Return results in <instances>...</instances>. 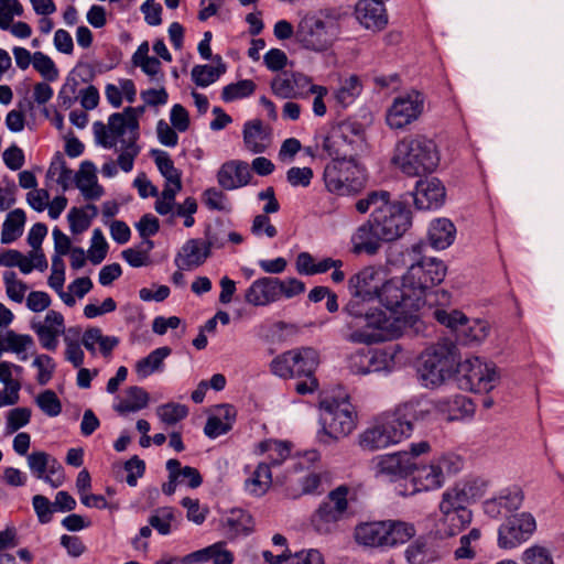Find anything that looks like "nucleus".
Wrapping results in <instances>:
<instances>
[{
	"instance_id": "obj_24",
	"label": "nucleus",
	"mask_w": 564,
	"mask_h": 564,
	"mask_svg": "<svg viewBox=\"0 0 564 564\" xmlns=\"http://www.w3.org/2000/svg\"><path fill=\"white\" fill-rule=\"evenodd\" d=\"M388 240L369 220L358 226L350 236V251L355 256H375Z\"/></svg>"
},
{
	"instance_id": "obj_50",
	"label": "nucleus",
	"mask_w": 564,
	"mask_h": 564,
	"mask_svg": "<svg viewBox=\"0 0 564 564\" xmlns=\"http://www.w3.org/2000/svg\"><path fill=\"white\" fill-rule=\"evenodd\" d=\"M292 79L293 73H282L276 75L270 85L272 93L281 99L306 98V94L304 91H297L294 89Z\"/></svg>"
},
{
	"instance_id": "obj_40",
	"label": "nucleus",
	"mask_w": 564,
	"mask_h": 564,
	"mask_svg": "<svg viewBox=\"0 0 564 564\" xmlns=\"http://www.w3.org/2000/svg\"><path fill=\"white\" fill-rule=\"evenodd\" d=\"M456 228L447 218H437L429 227V241L436 250L448 248L455 240Z\"/></svg>"
},
{
	"instance_id": "obj_48",
	"label": "nucleus",
	"mask_w": 564,
	"mask_h": 564,
	"mask_svg": "<svg viewBox=\"0 0 564 564\" xmlns=\"http://www.w3.org/2000/svg\"><path fill=\"white\" fill-rule=\"evenodd\" d=\"M362 85L358 76L351 75L343 79L339 87L334 91V98L341 107L350 106L360 95Z\"/></svg>"
},
{
	"instance_id": "obj_46",
	"label": "nucleus",
	"mask_w": 564,
	"mask_h": 564,
	"mask_svg": "<svg viewBox=\"0 0 564 564\" xmlns=\"http://www.w3.org/2000/svg\"><path fill=\"white\" fill-rule=\"evenodd\" d=\"M481 535L479 528H473L463 534L459 538L458 546L454 550V558L456 561H474L477 557V545Z\"/></svg>"
},
{
	"instance_id": "obj_31",
	"label": "nucleus",
	"mask_w": 564,
	"mask_h": 564,
	"mask_svg": "<svg viewBox=\"0 0 564 564\" xmlns=\"http://www.w3.org/2000/svg\"><path fill=\"white\" fill-rule=\"evenodd\" d=\"M119 343L120 339L117 336L105 335L99 327H89L82 336V345L88 352L93 356L100 354L105 359L111 357Z\"/></svg>"
},
{
	"instance_id": "obj_51",
	"label": "nucleus",
	"mask_w": 564,
	"mask_h": 564,
	"mask_svg": "<svg viewBox=\"0 0 564 564\" xmlns=\"http://www.w3.org/2000/svg\"><path fill=\"white\" fill-rule=\"evenodd\" d=\"M431 312L432 316L442 325L459 334L462 327L467 323V317L460 311L444 308L427 310L424 315Z\"/></svg>"
},
{
	"instance_id": "obj_4",
	"label": "nucleus",
	"mask_w": 564,
	"mask_h": 564,
	"mask_svg": "<svg viewBox=\"0 0 564 564\" xmlns=\"http://www.w3.org/2000/svg\"><path fill=\"white\" fill-rule=\"evenodd\" d=\"M134 110L124 109L109 116L108 122L96 121L93 124L96 142L105 149H116L119 145L118 164L128 173L132 171L134 160L141 148L139 140V121L134 119Z\"/></svg>"
},
{
	"instance_id": "obj_6",
	"label": "nucleus",
	"mask_w": 564,
	"mask_h": 564,
	"mask_svg": "<svg viewBox=\"0 0 564 564\" xmlns=\"http://www.w3.org/2000/svg\"><path fill=\"white\" fill-rule=\"evenodd\" d=\"M458 365L459 354L455 344L446 339L438 340L420 354L416 365L417 379L424 388H438L457 375Z\"/></svg>"
},
{
	"instance_id": "obj_37",
	"label": "nucleus",
	"mask_w": 564,
	"mask_h": 564,
	"mask_svg": "<svg viewBox=\"0 0 564 564\" xmlns=\"http://www.w3.org/2000/svg\"><path fill=\"white\" fill-rule=\"evenodd\" d=\"M243 143L254 154L264 152L271 143L269 128L264 127L259 120L246 122L243 126Z\"/></svg>"
},
{
	"instance_id": "obj_61",
	"label": "nucleus",
	"mask_w": 564,
	"mask_h": 564,
	"mask_svg": "<svg viewBox=\"0 0 564 564\" xmlns=\"http://www.w3.org/2000/svg\"><path fill=\"white\" fill-rule=\"evenodd\" d=\"M522 564H554L550 549L534 544L525 549L521 556Z\"/></svg>"
},
{
	"instance_id": "obj_30",
	"label": "nucleus",
	"mask_w": 564,
	"mask_h": 564,
	"mask_svg": "<svg viewBox=\"0 0 564 564\" xmlns=\"http://www.w3.org/2000/svg\"><path fill=\"white\" fill-rule=\"evenodd\" d=\"M209 256L203 239H189L182 246L174 262L180 270H193L202 265Z\"/></svg>"
},
{
	"instance_id": "obj_34",
	"label": "nucleus",
	"mask_w": 564,
	"mask_h": 564,
	"mask_svg": "<svg viewBox=\"0 0 564 564\" xmlns=\"http://www.w3.org/2000/svg\"><path fill=\"white\" fill-rule=\"evenodd\" d=\"M150 394L141 387H128L121 395H117L112 405L120 415L135 413L149 405Z\"/></svg>"
},
{
	"instance_id": "obj_32",
	"label": "nucleus",
	"mask_w": 564,
	"mask_h": 564,
	"mask_svg": "<svg viewBox=\"0 0 564 564\" xmlns=\"http://www.w3.org/2000/svg\"><path fill=\"white\" fill-rule=\"evenodd\" d=\"M245 301L253 306H267L278 302L276 278L264 276L253 281L246 290Z\"/></svg>"
},
{
	"instance_id": "obj_64",
	"label": "nucleus",
	"mask_w": 564,
	"mask_h": 564,
	"mask_svg": "<svg viewBox=\"0 0 564 564\" xmlns=\"http://www.w3.org/2000/svg\"><path fill=\"white\" fill-rule=\"evenodd\" d=\"M178 192H181V189L164 186L162 193L155 200V212L162 216L170 215L174 218L175 197Z\"/></svg>"
},
{
	"instance_id": "obj_57",
	"label": "nucleus",
	"mask_w": 564,
	"mask_h": 564,
	"mask_svg": "<svg viewBox=\"0 0 564 564\" xmlns=\"http://www.w3.org/2000/svg\"><path fill=\"white\" fill-rule=\"evenodd\" d=\"M174 510L170 507H162L150 516L149 524L155 529L160 534L167 535L172 531V521L174 520Z\"/></svg>"
},
{
	"instance_id": "obj_15",
	"label": "nucleus",
	"mask_w": 564,
	"mask_h": 564,
	"mask_svg": "<svg viewBox=\"0 0 564 564\" xmlns=\"http://www.w3.org/2000/svg\"><path fill=\"white\" fill-rule=\"evenodd\" d=\"M349 494L350 488L345 485L338 486L328 494L311 518L316 532L330 534L338 529V523L347 516Z\"/></svg>"
},
{
	"instance_id": "obj_21",
	"label": "nucleus",
	"mask_w": 564,
	"mask_h": 564,
	"mask_svg": "<svg viewBox=\"0 0 564 564\" xmlns=\"http://www.w3.org/2000/svg\"><path fill=\"white\" fill-rule=\"evenodd\" d=\"M28 466L35 478L58 488L65 482L63 466L50 454L37 451L26 456Z\"/></svg>"
},
{
	"instance_id": "obj_43",
	"label": "nucleus",
	"mask_w": 564,
	"mask_h": 564,
	"mask_svg": "<svg viewBox=\"0 0 564 564\" xmlns=\"http://www.w3.org/2000/svg\"><path fill=\"white\" fill-rule=\"evenodd\" d=\"M132 62L135 66L140 67L151 80L161 83L164 74L161 70V62L153 56H149V44L143 42L139 45L132 56Z\"/></svg>"
},
{
	"instance_id": "obj_63",
	"label": "nucleus",
	"mask_w": 564,
	"mask_h": 564,
	"mask_svg": "<svg viewBox=\"0 0 564 564\" xmlns=\"http://www.w3.org/2000/svg\"><path fill=\"white\" fill-rule=\"evenodd\" d=\"M31 410L28 408H14L7 414L6 433L13 434L30 423Z\"/></svg>"
},
{
	"instance_id": "obj_3",
	"label": "nucleus",
	"mask_w": 564,
	"mask_h": 564,
	"mask_svg": "<svg viewBox=\"0 0 564 564\" xmlns=\"http://www.w3.org/2000/svg\"><path fill=\"white\" fill-rule=\"evenodd\" d=\"M430 413L425 403L411 400L377 415L359 435V445L365 451H382L410 438L414 423Z\"/></svg>"
},
{
	"instance_id": "obj_1",
	"label": "nucleus",
	"mask_w": 564,
	"mask_h": 564,
	"mask_svg": "<svg viewBox=\"0 0 564 564\" xmlns=\"http://www.w3.org/2000/svg\"><path fill=\"white\" fill-rule=\"evenodd\" d=\"M399 278L383 280L381 270L368 265L348 279L349 300L343 307L347 316L345 338L352 344L372 345L404 334Z\"/></svg>"
},
{
	"instance_id": "obj_23",
	"label": "nucleus",
	"mask_w": 564,
	"mask_h": 564,
	"mask_svg": "<svg viewBox=\"0 0 564 564\" xmlns=\"http://www.w3.org/2000/svg\"><path fill=\"white\" fill-rule=\"evenodd\" d=\"M523 501L524 492L522 488L514 485L501 489L495 497L487 499L482 505V509L488 517L497 519L519 510Z\"/></svg>"
},
{
	"instance_id": "obj_35",
	"label": "nucleus",
	"mask_w": 564,
	"mask_h": 564,
	"mask_svg": "<svg viewBox=\"0 0 564 564\" xmlns=\"http://www.w3.org/2000/svg\"><path fill=\"white\" fill-rule=\"evenodd\" d=\"M237 411L230 404H220L215 409V413L210 415L204 427V433L209 438H217L228 433L236 421Z\"/></svg>"
},
{
	"instance_id": "obj_8",
	"label": "nucleus",
	"mask_w": 564,
	"mask_h": 564,
	"mask_svg": "<svg viewBox=\"0 0 564 564\" xmlns=\"http://www.w3.org/2000/svg\"><path fill=\"white\" fill-rule=\"evenodd\" d=\"M416 533L414 525L401 520L362 522L356 525L357 544L371 549H392L410 541Z\"/></svg>"
},
{
	"instance_id": "obj_19",
	"label": "nucleus",
	"mask_w": 564,
	"mask_h": 564,
	"mask_svg": "<svg viewBox=\"0 0 564 564\" xmlns=\"http://www.w3.org/2000/svg\"><path fill=\"white\" fill-rule=\"evenodd\" d=\"M424 109V97L416 90H411L395 97L386 116L391 129H403L416 121Z\"/></svg>"
},
{
	"instance_id": "obj_39",
	"label": "nucleus",
	"mask_w": 564,
	"mask_h": 564,
	"mask_svg": "<svg viewBox=\"0 0 564 564\" xmlns=\"http://www.w3.org/2000/svg\"><path fill=\"white\" fill-rule=\"evenodd\" d=\"M272 485V471L268 462L258 463L256 468L249 471L243 487L246 492L254 497H261L270 489Z\"/></svg>"
},
{
	"instance_id": "obj_38",
	"label": "nucleus",
	"mask_w": 564,
	"mask_h": 564,
	"mask_svg": "<svg viewBox=\"0 0 564 564\" xmlns=\"http://www.w3.org/2000/svg\"><path fill=\"white\" fill-rule=\"evenodd\" d=\"M292 444L288 441L280 440H264L259 442L254 448L253 453L257 456H267L268 464L270 468L272 466H279L283 464L291 455Z\"/></svg>"
},
{
	"instance_id": "obj_42",
	"label": "nucleus",
	"mask_w": 564,
	"mask_h": 564,
	"mask_svg": "<svg viewBox=\"0 0 564 564\" xmlns=\"http://www.w3.org/2000/svg\"><path fill=\"white\" fill-rule=\"evenodd\" d=\"M0 382L4 384V389L0 391V408L18 403L21 383L14 378L9 361L0 362Z\"/></svg>"
},
{
	"instance_id": "obj_2",
	"label": "nucleus",
	"mask_w": 564,
	"mask_h": 564,
	"mask_svg": "<svg viewBox=\"0 0 564 564\" xmlns=\"http://www.w3.org/2000/svg\"><path fill=\"white\" fill-rule=\"evenodd\" d=\"M421 245H413L404 250L391 249L387 262L392 267L410 263L408 271L399 278L404 295L401 303V315L404 317V332L413 327L421 316L433 305L438 292L430 290L443 282L447 273L446 264L437 258H420ZM443 297L445 292H441Z\"/></svg>"
},
{
	"instance_id": "obj_56",
	"label": "nucleus",
	"mask_w": 564,
	"mask_h": 564,
	"mask_svg": "<svg viewBox=\"0 0 564 564\" xmlns=\"http://www.w3.org/2000/svg\"><path fill=\"white\" fill-rule=\"evenodd\" d=\"M32 66L47 82H55L59 77V70L54 61L43 52L34 53Z\"/></svg>"
},
{
	"instance_id": "obj_17",
	"label": "nucleus",
	"mask_w": 564,
	"mask_h": 564,
	"mask_svg": "<svg viewBox=\"0 0 564 564\" xmlns=\"http://www.w3.org/2000/svg\"><path fill=\"white\" fill-rule=\"evenodd\" d=\"M437 511L435 532L440 538L455 536L473 521L471 510L445 492L441 496Z\"/></svg>"
},
{
	"instance_id": "obj_11",
	"label": "nucleus",
	"mask_w": 564,
	"mask_h": 564,
	"mask_svg": "<svg viewBox=\"0 0 564 564\" xmlns=\"http://www.w3.org/2000/svg\"><path fill=\"white\" fill-rule=\"evenodd\" d=\"M463 467L462 459L453 454L441 455L427 464L413 466L410 473L412 494L429 492L441 489L446 478L457 474Z\"/></svg>"
},
{
	"instance_id": "obj_28",
	"label": "nucleus",
	"mask_w": 564,
	"mask_h": 564,
	"mask_svg": "<svg viewBox=\"0 0 564 564\" xmlns=\"http://www.w3.org/2000/svg\"><path fill=\"white\" fill-rule=\"evenodd\" d=\"M359 23L371 31H381L388 24V14L380 0H359L355 9Z\"/></svg>"
},
{
	"instance_id": "obj_44",
	"label": "nucleus",
	"mask_w": 564,
	"mask_h": 564,
	"mask_svg": "<svg viewBox=\"0 0 564 564\" xmlns=\"http://www.w3.org/2000/svg\"><path fill=\"white\" fill-rule=\"evenodd\" d=\"M151 154L154 158L158 170L165 178L164 186L182 189V173L174 166L169 153L162 150H152Z\"/></svg>"
},
{
	"instance_id": "obj_47",
	"label": "nucleus",
	"mask_w": 564,
	"mask_h": 564,
	"mask_svg": "<svg viewBox=\"0 0 564 564\" xmlns=\"http://www.w3.org/2000/svg\"><path fill=\"white\" fill-rule=\"evenodd\" d=\"M0 338L4 350L18 355L22 361L26 360L28 356L25 352L34 344L30 335L17 334L13 330H8Z\"/></svg>"
},
{
	"instance_id": "obj_7",
	"label": "nucleus",
	"mask_w": 564,
	"mask_h": 564,
	"mask_svg": "<svg viewBox=\"0 0 564 564\" xmlns=\"http://www.w3.org/2000/svg\"><path fill=\"white\" fill-rule=\"evenodd\" d=\"M438 161L435 143L424 135L403 138L395 144L392 156V163L408 176L432 172Z\"/></svg>"
},
{
	"instance_id": "obj_25",
	"label": "nucleus",
	"mask_w": 564,
	"mask_h": 564,
	"mask_svg": "<svg viewBox=\"0 0 564 564\" xmlns=\"http://www.w3.org/2000/svg\"><path fill=\"white\" fill-rule=\"evenodd\" d=\"M373 464L377 475L389 477L392 480L408 477L414 466V462L406 451L379 455L373 459Z\"/></svg>"
},
{
	"instance_id": "obj_45",
	"label": "nucleus",
	"mask_w": 564,
	"mask_h": 564,
	"mask_svg": "<svg viewBox=\"0 0 564 564\" xmlns=\"http://www.w3.org/2000/svg\"><path fill=\"white\" fill-rule=\"evenodd\" d=\"M26 221L25 212L21 208L9 212L2 224L1 242L9 245L20 238Z\"/></svg>"
},
{
	"instance_id": "obj_5",
	"label": "nucleus",
	"mask_w": 564,
	"mask_h": 564,
	"mask_svg": "<svg viewBox=\"0 0 564 564\" xmlns=\"http://www.w3.org/2000/svg\"><path fill=\"white\" fill-rule=\"evenodd\" d=\"M356 210L360 214L371 212L370 221L388 240L400 238L410 227V213L398 200H391L390 193L376 191L356 203Z\"/></svg>"
},
{
	"instance_id": "obj_16",
	"label": "nucleus",
	"mask_w": 564,
	"mask_h": 564,
	"mask_svg": "<svg viewBox=\"0 0 564 564\" xmlns=\"http://www.w3.org/2000/svg\"><path fill=\"white\" fill-rule=\"evenodd\" d=\"M318 365V351L311 347H302L275 357L270 364V369L275 376L283 379L300 378L314 376Z\"/></svg>"
},
{
	"instance_id": "obj_18",
	"label": "nucleus",
	"mask_w": 564,
	"mask_h": 564,
	"mask_svg": "<svg viewBox=\"0 0 564 564\" xmlns=\"http://www.w3.org/2000/svg\"><path fill=\"white\" fill-rule=\"evenodd\" d=\"M399 351V345L376 350L359 349L348 357V368L352 373L361 376L383 370L391 371Z\"/></svg>"
},
{
	"instance_id": "obj_41",
	"label": "nucleus",
	"mask_w": 564,
	"mask_h": 564,
	"mask_svg": "<svg viewBox=\"0 0 564 564\" xmlns=\"http://www.w3.org/2000/svg\"><path fill=\"white\" fill-rule=\"evenodd\" d=\"M171 352L170 347L163 346L152 350L147 357L138 360L134 365V371L138 378L145 379L155 372H162L164 370V360Z\"/></svg>"
},
{
	"instance_id": "obj_49",
	"label": "nucleus",
	"mask_w": 564,
	"mask_h": 564,
	"mask_svg": "<svg viewBox=\"0 0 564 564\" xmlns=\"http://www.w3.org/2000/svg\"><path fill=\"white\" fill-rule=\"evenodd\" d=\"M166 469L173 478H178L180 484H186L191 488H197L202 485L203 479L199 471L191 466L181 467L177 459H169Z\"/></svg>"
},
{
	"instance_id": "obj_52",
	"label": "nucleus",
	"mask_w": 564,
	"mask_h": 564,
	"mask_svg": "<svg viewBox=\"0 0 564 564\" xmlns=\"http://www.w3.org/2000/svg\"><path fill=\"white\" fill-rule=\"evenodd\" d=\"M153 241L143 240L139 248H129L122 251V258L133 268L145 267L150 263V251L153 249Z\"/></svg>"
},
{
	"instance_id": "obj_9",
	"label": "nucleus",
	"mask_w": 564,
	"mask_h": 564,
	"mask_svg": "<svg viewBox=\"0 0 564 564\" xmlns=\"http://www.w3.org/2000/svg\"><path fill=\"white\" fill-rule=\"evenodd\" d=\"M317 148H322L332 159L355 158L365 148L362 124L354 120H344L332 126L327 132L315 137Z\"/></svg>"
},
{
	"instance_id": "obj_36",
	"label": "nucleus",
	"mask_w": 564,
	"mask_h": 564,
	"mask_svg": "<svg viewBox=\"0 0 564 564\" xmlns=\"http://www.w3.org/2000/svg\"><path fill=\"white\" fill-rule=\"evenodd\" d=\"M76 186L86 199L96 200L104 195V188L98 184L96 166L90 161H84L75 175Z\"/></svg>"
},
{
	"instance_id": "obj_59",
	"label": "nucleus",
	"mask_w": 564,
	"mask_h": 564,
	"mask_svg": "<svg viewBox=\"0 0 564 564\" xmlns=\"http://www.w3.org/2000/svg\"><path fill=\"white\" fill-rule=\"evenodd\" d=\"M3 283L8 297L15 303H22L28 291V285L18 279L15 272H4Z\"/></svg>"
},
{
	"instance_id": "obj_58",
	"label": "nucleus",
	"mask_w": 564,
	"mask_h": 564,
	"mask_svg": "<svg viewBox=\"0 0 564 564\" xmlns=\"http://www.w3.org/2000/svg\"><path fill=\"white\" fill-rule=\"evenodd\" d=\"M188 410L185 405L169 402L156 408V415L167 425H174L186 417Z\"/></svg>"
},
{
	"instance_id": "obj_12",
	"label": "nucleus",
	"mask_w": 564,
	"mask_h": 564,
	"mask_svg": "<svg viewBox=\"0 0 564 564\" xmlns=\"http://www.w3.org/2000/svg\"><path fill=\"white\" fill-rule=\"evenodd\" d=\"M319 442L329 444L349 435L356 427L354 405L346 399L325 403L321 413Z\"/></svg>"
},
{
	"instance_id": "obj_13",
	"label": "nucleus",
	"mask_w": 564,
	"mask_h": 564,
	"mask_svg": "<svg viewBox=\"0 0 564 564\" xmlns=\"http://www.w3.org/2000/svg\"><path fill=\"white\" fill-rule=\"evenodd\" d=\"M338 34V23L330 17L317 13L305 14L296 29L300 43L314 52L328 50L337 40Z\"/></svg>"
},
{
	"instance_id": "obj_54",
	"label": "nucleus",
	"mask_w": 564,
	"mask_h": 564,
	"mask_svg": "<svg viewBox=\"0 0 564 564\" xmlns=\"http://www.w3.org/2000/svg\"><path fill=\"white\" fill-rule=\"evenodd\" d=\"M225 70L226 67L223 64L218 66L197 65L192 69V78L197 86L207 87L215 83Z\"/></svg>"
},
{
	"instance_id": "obj_14",
	"label": "nucleus",
	"mask_w": 564,
	"mask_h": 564,
	"mask_svg": "<svg viewBox=\"0 0 564 564\" xmlns=\"http://www.w3.org/2000/svg\"><path fill=\"white\" fill-rule=\"evenodd\" d=\"M457 376L462 388L475 393H489L500 383L498 367L480 357L459 360Z\"/></svg>"
},
{
	"instance_id": "obj_55",
	"label": "nucleus",
	"mask_w": 564,
	"mask_h": 564,
	"mask_svg": "<svg viewBox=\"0 0 564 564\" xmlns=\"http://www.w3.org/2000/svg\"><path fill=\"white\" fill-rule=\"evenodd\" d=\"M256 90V84L251 79H242L237 83H231L223 88L221 99L225 102H231L237 99H242L252 95Z\"/></svg>"
},
{
	"instance_id": "obj_27",
	"label": "nucleus",
	"mask_w": 564,
	"mask_h": 564,
	"mask_svg": "<svg viewBox=\"0 0 564 564\" xmlns=\"http://www.w3.org/2000/svg\"><path fill=\"white\" fill-rule=\"evenodd\" d=\"M251 177L249 164L240 160L225 162L217 172L218 185L225 191L241 188L250 183Z\"/></svg>"
},
{
	"instance_id": "obj_29",
	"label": "nucleus",
	"mask_w": 564,
	"mask_h": 564,
	"mask_svg": "<svg viewBox=\"0 0 564 564\" xmlns=\"http://www.w3.org/2000/svg\"><path fill=\"white\" fill-rule=\"evenodd\" d=\"M435 409L447 421H464L471 419L475 414V404L466 395L455 394L444 397L435 402Z\"/></svg>"
},
{
	"instance_id": "obj_10",
	"label": "nucleus",
	"mask_w": 564,
	"mask_h": 564,
	"mask_svg": "<svg viewBox=\"0 0 564 564\" xmlns=\"http://www.w3.org/2000/svg\"><path fill=\"white\" fill-rule=\"evenodd\" d=\"M323 181L330 194L349 196L359 193L366 186L367 173L356 158H337L326 164Z\"/></svg>"
},
{
	"instance_id": "obj_60",
	"label": "nucleus",
	"mask_w": 564,
	"mask_h": 564,
	"mask_svg": "<svg viewBox=\"0 0 564 564\" xmlns=\"http://www.w3.org/2000/svg\"><path fill=\"white\" fill-rule=\"evenodd\" d=\"M32 366L37 370L36 381L41 386L48 383L56 368L54 359L45 354L37 355L32 361Z\"/></svg>"
},
{
	"instance_id": "obj_26",
	"label": "nucleus",
	"mask_w": 564,
	"mask_h": 564,
	"mask_svg": "<svg viewBox=\"0 0 564 564\" xmlns=\"http://www.w3.org/2000/svg\"><path fill=\"white\" fill-rule=\"evenodd\" d=\"M445 198L446 189L438 178H425L416 183L414 204L419 209H437L443 206Z\"/></svg>"
},
{
	"instance_id": "obj_53",
	"label": "nucleus",
	"mask_w": 564,
	"mask_h": 564,
	"mask_svg": "<svg viewBox=\"0 0 564 564\" xmlns=\"http://www.w3.org/2000/svg\"><path fill=\"white\" fill-rule=\"evenodd\" d=\"M489 334V326L486 322L480 319H474L467 323L462 327L458 336L466 344L481 343L487 338Z\"/></svg>"
},
{
	"instance_id": "obj_20",
	"label": "nucleus",
	"mask_w": 564,
	"mask_h": 564,
	"mask_svg": "<svg viewBox=\"0 0 564 564\" xmlns=\"http://www.w3.org/2000/svg\"><path fill=\"white\" fill-rule=\"evenodd\" d=\"M536 529L534 517L521 512L507 518L498 528L497 543L500 549L512 550L528 541Z\"/></svg>"
},
{
	"instance_id": "obj_22",
	"label": "nucleus",
	"mask_w": 564,
	"mask_h": 564,
	"mask_svg": "<svg viewBox=\"0 0 564 564\" xmlns=\"http://www.w3.org/2000/svg\"><path fill=\"white\" fill-rule=\"evenodd\" d=\"M41 346L46 350H56L58 338L65 332L64 317L59 312L48 311L43 319L36 318L31 323Z\"/></svg>"
},
{
	"instance_id": "obj_33",
	"label": "nucleus",
	"mask_w": 564,
	"mask_h": 564,
	"mask_svg": "<svg viewBox=\"0 0 564 564\" xmlns=\"http://www.w3.org/2000/svg\"><path fill=\"white\" fill-rule=\"evenodd\" d=\"M486 482L478 477H468L459 480L454 486L447 488L444 492L462 503L468 507V505L485 494Z\"/></svg>"
},
{
	"instance_id": "obj_62",
	"label": "nucleus",
	"mask_w": 564,
	"mask_h": 564,
	"mask_svg": "<svg viewBox=\"0 0 564 564\" xmlns=\"http://www.w3.org/2000/svg\"><path fill=\"white\" fill-rule=\"evenodd\" d=\"M47 177L55 180L56 183L62 186L63 191L68 189L74 180L73 171L69 170L61 159L51 163Z\"/></svg>"
}]
</instances>
